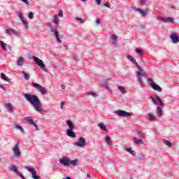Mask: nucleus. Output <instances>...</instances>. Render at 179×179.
I'll list each match as a JSON object with an SVG mask.
<instances>
[{
	"instance_id": "nucleus-12",
	"label": "nucleus",
	"mask_w": 179,
	"mask_h": 179,
	"mask_svg": "<svg viewBox=\"0 0 179 179\" xmlns=\"http://www.w3.org/2000/svg\"><path fill=\"white\" fill-rule=\"evenodd\" d=\"M115 114H116L119 117H131V115H132V113H128L123 110H118L115 112Z\"/></svg>"
},
{
	"instance_id": "nucleus-44",
	"label": "nucleus",
	"mask_w": 179,
	"mask_h": 179,
	"mask_svg": "<svg viewBox=\"0 0 179 179\" xmlns=\"http://www.w3.org/2000/svg\"><path fill=\"white\" fill-rule=\"evenodd\" d=\"M21 22H22V24H24L25 26V27H29V24L27 23V22H26L24 20H24H21Z\"/></svg>"
},
{
	"instance_id": "nucleus-29",
	"label": "nucleus",
	"mask_w": 179,
	"mask_h": 179,
	"mask_svg": "<svg viewBox=\"0 0 179 179\" xmlns=\"http://www.w3.org/2000/svg\"><path fill=\"white\" fill-rule=\"evenodd\" d=\"M99 127L101 129H103V131H107V128L106 127V124H104V123H99Z\"/></svg>"
},
{
	"instance_id": "nucleus-48",
	"label": "nucleus",
	"mask_w": 179,
	"mask_h": 179,
	"mask_svg": "<svg viewBox=\"0 0 179 179\" xmlns=\"http://www.w3.org/2000/svg\"><path fill=\"white\" fill-rule=\"evenodd\" d=\"M104 87L106 89V90L108 92H111V89H110V87H108L107 85H105Z\"/></svg>"
},
{
	"instance_id": "nucleus-5",
	"label": "nucleus",
	"mask_w": 179,
	"mask_h": 179,
	"mask_svg": "<svg viewBox=\"0 0 179 179\" xmlns=\"http://www.w3.org/2000/svg\"><path fill=\"white\" fill-rule=\"evenodd\" d=\"M20 142L17 141L13 148V153L14 157L19 159L22 156V152L20 151Z\"/></svg>"
},
{
	"instance_id": "nucleus-11",
	"label": "nucleus",
	"mask_w": 179,
	"mask_h": 179,
	"mask_svg": "<svg viewBox=\"0 0 179 179\" xmlns=\"http://www.w3.org/2000/svg\"><path fill=\"white\" fill-rule=\"evenodd\" d=\"M138 135L139 136V138L134 137V143L135 145H139V143L143 144V141H142V138H145V134L141 133V131H138Z\"/></svg>"
},
{
	"instance_id": "nucleus-22",
	"label": "nucleus",
	"mask_w": 179,
	"mask_h": 179,
	"mask_svg": "<svg viewBox=\"0 0 179 179\" xmlns=\"http://www.w3.org/2000/svg\"><path fill=\"white\" fill-rule=\"evenodd\" d=\"M24 64V60L22 57H19L18 60L17 61V64L18 66H22Z\"/></svg>"
},
{
	"instance_id": "nucleus-59",
	"label": "nucleus",
	"mask_w": 179,
	"mask_h": 179,
	"mask_svg": "<svg viewBox=\"0 0 179 179\" xmlns=\"http://www.w3.org/2000/svg\"><path fill=\"white\" fill-rule=\"evenodd\" d=\"M83 2H86V0H81Z\"/></svg>"
},
{
	"instance_id": "nucleus-35",
	"label": "nucleus",
	"mask_w": 179,
	"mask_h": 179,
	"mask_svg": "<svg viewBox=\"0 0 179 179\" xmlns=\"http://www.w3.org/2000/svg\"><path fill=\"white\" fill-rule=\"evenodd\" d=\"M56 16H57V17H64V11H62V10H59L58 15H56Z\"/></svg>"
},
{
	"instance_id": "nucleus-41",
	"label": "nucleus",
	"mask_w": 179,
	"mask_h": 179,
	"mask_svg": "<svg viewBox=\"0 0 179 179\" xmlns=\"http://www.w3.org/2000/svg\"><path fill=\"white\" fill-rule=\"evenodd\" d=\"M87 94H89L90 96H92L93 97H97V94L93 92H88Z\"/></svg>"
},
{
	"instance_id": "nucleus-6",
	"label": "nucleus",
	"mask_w": 179,
	"mask_h": 179,
	"mask_svg": "<svg viewBox=\"0 0 179 179\" xmlns=\"http://www.w3.org/2000/svg\"><path fill=\"white\" fill-rule=\"evenodd\" d=\"M34 61H35L36 65L41 68V69L43 70L44 72H47V68H45V64L43 62V60L40 59L38 57L34 56L32 57Z\"/></svg>"
},
{
	"instance_id": "nucleus-17",
	"label": "nucleus",
	"mask_w": 179,
	"mask_h": 179,
	"mask_svg": "<svg viewBox=\"0 0 179 179\" xmlns=\"http://www.w3.org/2000/svg\"><path fill=\"white\" fill-rule=\"evenodd\" d=\"M134 10H136V12H138V13H141V16H143V17H145V16H148V13H149V11L147 10H143L141 8H134Z\"/></svg>"
},
{
	"instance_id": "nucleus-18",
	"label": "nucleus",
	"mask_w": 179,
	"mask_h": 179,
	"mask_svg": "<svg viewBox=\"0 0 179 179\" xmlns=\"http://www.w3.org/2000/svg\"><path fill=\"white\" fill-rule=\"evenodd\" d=\"M151 87H152V89H153V90H155V92H159V93H162V92L163 90L162 89V87H160L159 85H157L156 83L152 84Z\"/></svg>"
},
{
	"instance_id": "nucleus-34",
	"label": "nucleus",
	"mask_w": 179,
	"mask_h": 179,
	"mask_svg": "<svg viewBox=\"0 0 179 179\" xmlns=\"http://www.w3.org/2000/svg\"><path fill=\"white\" fill-rule=\"evenodd\" d=\"M54 23L55 24H59V20H58V15L54 16Z\"/></svg>"
},
{
	"instance_id": "nucleus-36",
	"label": "nucleus",
	"mask_w": 179,
	"mask_h": 179,
	"mask_svg": "<svg viewBox=\"0 0 179 179\" xmlns=\"http://www.w3.org/2000/svg\"><path fill=\"white\" fill-rule=\"evenodd\" d=\"M136 52L140 55V57H142L143 55V51L141 49H136Z\"/></svg>"
},
{
	"instance_id": "nucleus-21",
	"label": "nucleus",
	"mask_w": 179,
	"mask_h": 179,
	"mask_svg": "<svg viewBox=\"0 0 179 179\" xmlns=\"http://www.w3.org/2000/svg\"><path fill=\"white\" fill-rule=\"evenodd\" d=\"M24 120L27 122H29V124H30L31 125H32V124H34V119H33V117L30 116L26 117Z\"/></svg>"
},
{
	"instance_id": "nucleus-42",
	"label": "nucleus",
	"mask_w": 179,
	"mask_h": 179,
	"mask_svg": "<svg viewBox=\"0 0 179 179\" xmlns=\"http://www.w3.org/2000/svg\"><path fill=\"white\" fill-rule=\"evenodd\" d=\"M17 13L20 20H23L24 19V17H23V13H22V12H18Z\"/></svg>"
},
{
	"instance_id": "nucleus-62",
	"label": "nucleus",
	"mask_w": 179,
	"mask_h": 179,
	"mask_svg": "<svg viewBox=\"0 0 179 179\" xmlns=\"http://www.w3.org/2000/svg\"><path fill=\"white\" fill-rule=\"evenodd\" d=\"M0 113H1V109H0Z\"/></svg>"
},
{
	"instance_id": "nucleus-61",
	"label": "nucleus",
	"mask_w": 179,
	"mask_h": 179,
	"mask_svg": "<svg viewBox=\"0 0 179 179\" xmlns=\"http://www.w3.org/2000/svg\"><path fill=\"white\" fill-rule=\"evenodd\" d=\"M8 48H10V46H8Z\"/></svg>"
},
{
	"instance_id": "nucleus-52",
	"label": "nucleus",
	"mask_w": 179,
	"mask_h": 179,
	"mask_svg": "<svg viewBox=\"0 0 179 179\" xmlns=\"http://www.w3.org/2000/svg\"><path fill=\"white\" fill-rule=\"evenodd\" d=\"M97 5H100L101 3V0H95Z\"/></svg>"
},
{
	"instance_id": "nucleus-3",
	"label": "nucleus",
	"mask_w": 179,
	"mask_h": 179,
	"mask_svg": "<svg viewBox=\"0 0 179 179\" xmlns=\"http://www.w3.org/2000/svg\"><path fill=\"white\" fill-rule=\"evenodd\" d=\"M151 100L152 103L155 104V106H158V107H157V110L158 117L160 118V117L163 115V112L161 108V107H163V102L162 101V99H160V97H159L158 96L155 97L151 96ZM159 106H161V107Z\"/></svg>"
},
{
	"instance_id": "nucleus-16",
	"label": "nucleus",
	"mask_w": 179,
	"mask_h": 179,
	"mask_svg": "<svg viewBox=\"0 0 179 179\" xmlns=\"http://www.w3.org/2000/svg\"><path fill=\"white\" fill-rule=\"evenodd\" d=\"M159 19L162 20V22H164V23H173L174 22V18L171 17H159Z\"/></svg>"
},
{
	"instance_id": "nucleus-25",
	"label": "nucleus",
	"mask_w": 179,
	"mask_h": 179,
	"mask_svg": "<svg viewBox=\"0 0 179 179\" xmlns=\"http://www.w3.org/2000/svg\"><path fill=\"white\" fill-rule=\"evenodd\" d=\"M22 74L24 75L25 80H29V79H30V74H29V73H26V71H22Z\"/></svg>"
},
{
	"instance_id": "nucleus-10",
	"label": "nucleus",
	"mask_w": 179,
	"mask_h": 179,
	"mask_svg": "<svg viewBox=\"0 0 179 179\" xmlns=\"http://www.w3.org/2000/svg\"><path fill=\"white\" fill-rule=\"evenodd\" d=\"M49 27L50 29V31L52 33L55 34V36L56 37V40L57 41L58 43H62L61 39L59 38V34L58 32V28L57 27H54L52 26H51V24L49 25Z\"/></svg>"
},
{
	"instance_id": "nucleus-9",
	"label": "nucleus",
	"mask_w": 179,
	"mask_h": 179,
	"mask_svg": "<svg viewBox=\"0 0 179 179\" xmlns=\"http://www.w3.org/2000/svg\"><path fill=\"white\" fill-rule=\"evenodd\" d=\"M73 145L78 148H85V146H86V139L83 137H80L78 138V142H75Z\"/></svg>"
},
{
	"instance_id": "nucleus-31",
	"label": "nucleus",
	"mask_w": 179,
	"mask_h": 179,
	"mask_svg": "<svg viewBox=\"0 0 179 179\" xmlns=\"http://www.w3.org/2000/svg\"><path fill=\"white\" fill-rule=\"evenodd\" d=\"M147 83H148V85H150V86H151V87H152V85H155V83H153V79L150 78H147Z\"/></svg>"
},
{
	"instance_id": "nucleus-24",
	"label": "nucleus",
	"mask_w": 179,
	"mask_h": 179,
	"mask_svg": "<svg viewBox=\"0 0 179 179\" xmlns=\"http://www.w3.org/2000/svg\"><path fill=\"white\" fill-rule=\"evenodd\" d=\"M1 78L3 79V80H5V82H10V79L9 78L6 77V75L5 73H1Z\"/></svg>"
},
{
	"instance_id": "nucleus-50",
	"label": "nucleus",
	"mask_w": 179,
	"mask_h": 179,
	"mask_svg": "<svg viewBox=\"0 0 179 179\" xmlns=\"http://www.w3.org/2000/svg\"><path fill=\"white\" fill-rule=\"evenodd\" d=\"M22 2H24V3H25L26 5H29V1L28 0H21Z\"/></svg>"
},
{
	"instance_id": "nucleus-23",
	"label": "nucleus",
	"mask_w": 179,
	"mask_h": 179,
	"mask_svg": "<svg viewBox=\"0 0 179 179\" xmlns=\"http://www.w3.org/2000/svg\"><path fill=\"white\" fill-rule=\"evenodd\" d=\"M124 150L128 152V153H130L132 156H135V151L132 150V148L124 147Z\"/></svg>"
},
{
	"instance_id": "nucleus-37",
	"label": "nucleus",
	"mask_w": 179,
	"mask_h": 179,
	"mask_svg": "<svg viewBox=\"0 0 179 179\" xmlns=\"http://www.w3.org/2000/svg\"><path fill=\"white\" fill-rule=\"evenodd\" d=\"M76 20H77V22H79V23H80L81 24H83V23H85V20H83V18L76 17Z\"/></svg>"
},
{
	"instance_id": "nucleus-40",
	"label": "nucleus",
	"mask_w": 179,
	"mask_h": 179,
	"mask_svg": "<svg viewBox=\"0 0 179 179\" xmlns=\"http://www.w3.org/2000/svg\"><path fill=\"white\" fill-rule=\"evenodd\" d=\"M70 164H72V166H76V164H78V159L70 161Z\"/></svg>"
},
{
	"instance_id": "nucleus-49",
	"label": "nucleus",
	"mask_w": 179,
	"mask_h": 179,
	"mask_svg": "<svg viewBox=\"0 0 179 179\" xmlns=\"http://www.w3.org/2000/svg\"><path fill=\"white\" fill-rule=\"evenodd\" d=\"M141 5H145L146 3V0H140Z\"/></svg>"
},
{
	"instance_id": "nucleus-54",
	"label": "nucleus",
	"mask_w": 179,
	"mask_h": 179,
	"mask_svg": "<svg viewBox=\"0 0 179 179\" xmlns=\"http://www.w3.org/2000/svg\"><path fill=\"white\" fill-rule=\"evenodd\" d=\"M105 6H106V8H110V3L107 1L106 3L105 4Z\"/></svg>"
},
{
	"instance_id": "nucleus-30",
	"label": "nucleus",
	"mask_w": 179,
	"mask_h": 179,
	"mask_svg": "<svg viewBox=\"0 0 179 179\" xmlns=\"http://www.w3.org/2000/svg\"><path fill=\"white\" fill-rule=\"evenodd\" d=\"M15 128H16L17 129H20V131H21L22 134H24V129L22 128L20 125L15 124Z\"/></svg>"
},
{
	"instance_id": "nucleus-7",
	"label": "nucleus",
	"mask_w": 179,
	"mask_h": 179,
	"mask_svg": "<svg viewBox=\"0 0 179 179\" xmlns=\"http://www.w3.org/2000/svg\"><path fill=\"white\" fill-rule=\"evenodd\" d=\"M31 85L34 87H35V89L39 91V92L41 93V94H47V90L43 87L41 85H40V84L37 83H32Z\"/></svg>"
},
{
	"instance_id": "nucleus-45",
	"label": "nucleus",
	"mask_w": 179,
	"mask_h": 179,
	"mask_svg": "<svg viewBox=\"0 0 179 179\" xmlns=\"http://www.w3.org/2000/svg\"><path fill=\"white\" fill-rule=\"evenodd\" d=\"M112 43H113V45L114 48H117V41H113Z\"/></svg>"
},
{
	"instance_id": "nucleus-43",
	"label": "nucleus",
	"mask_w": 179,
	"mask_h": 179,
	"mask_svg": "<svg viewBox=\"0 0 179 179\" xmlns=\"http://www.w3.org/2000/svg\"><path fill=\"white\" fill-rule=\"evenodd\" d=\"M110 38L111 40H113V41H117V38H118V37L117 36V35H111L110 36Z\"/></svg>"
},
{
	"instance_id": "nucleus-2",
	"label": "nucleus",
	"mask_w": 179,
	"mask_h": 179,
	"mask_svg": "<svg viewBox=\"0 0 179 179\" xmlns=\"http://www.w3.org/2000/svg\"><path fill=\"white\" fill-rule=\"evenodd\" d=\"M127 59L136 65V68L138 69V71H136L137 80L141 87H143V86H145V83H143V76H145V73L143 72V70L141 68V66L138 65V62L132 56L127 55Z\"/></svg>"
},
{
	"instance_id": "nucleus-38",
	"label": "nucleus",
	"mask_w": 179,
	"mask_h": 179,
	"mask_svg": "<svg viewBox=\"0 0 179 179\" xmlns=\"http://www.w3.org/2000/svg\"><path fill=\"white\" fill-rule=\"evenodd\" d=\"M149 120H150V121H153V120H156V116H155L154 114L150 113V114L149 115Z\"/></svg>"
},
{
	"instance_id": "nucleus-57",
	"label": "nucleus",
	"mask_w": 179,
	"mask_h": 179,
	"mask_svg": "<svg viewBox=\"0 0 179 179\" xmlns=\"http://www.w3.org/2000/svg\"><path fill=\"white\" fill-rule=\"evenodd\" d=\"M63 179H72V178H71L70 176H67L66 178H64Z\"/></svg>"
},
{
	"instance_id": "nucleus-1",
	"label": "nucleus",
	"mask_w": 179,
	"mask_h": 179,
	"mask_svg": "<svg viewBox=\"0 0 179 179\" xmlns=\"http://www.w3.org/2000/svg\"><path fill=\"white\" fill-rule=\"evenodd\" d=\"M24 97L26 98V100L31 104V106L35 108L36 111L43 114V113H47V111L41 108V104L40 103V98L34 94H24Z\"/></svg>"
},
{
	"instance_id": "nucleus-47",
	"label": "nucleus",
	"mask_w": 179,
	"mask_h": 179,
	"mask_svg": "<svg viewBox=\"0 0 179 179\" xmlns=\"http://www.w3.org/2000/svg\"><path fill=\"white\" fill-rule=\"evenodd\" d=\"M95 22L96 24H100L101 23V22L100 21V18H96Z\"/></svg>"
},
{
	"instance_id": "nucleus-4",
	"label": "nucleus",
	"mask_w": 179,
	"mask_h": 179,
	"mask_svg": "<svg viewBox=\"0 0 179 179\" xmlns=\"http://www.w3.org/2000/svg\"><path fill=\"white\" fill-rule=\"evenodd\" d=\"M66 124L69 127V129L66 130L67 136H69L70 138H76V134H75V131H73L75 126L73 125V123H72V121L69 120H67Z\"/></svg>"
},
{
	"instance_id": "nucleus-32",
	"label": "nucleus",
	"mask_w": 179,
	"mask_h": 179,
	"mask_svg": "<svg viewBox=\"0 0 179 179\" xmlns=\"http://www.w3.org/2000/svg\"><path fill=\"white\" fill-rule=\"evenodd\" d=\"M0 45L3 48V51H6V46H5V43L2 41H0Z\"/></svg>"
},
{
	"instance_id": "nucleus-14",
	"label": "nucleus",
	"mask_w": 179,
	"mask_h": 179,
	"mask_svg": "<svg viewBox=\"0 0 179 179\" xmlns=\"http://www.w3.org/2000/svg\"><path fill=\"white\" fill-rule=\"evenodd\" d=\"M5 33L8 34V36H19V31L12 29H6Z\"/></svg>"
},
{
	"instance_id": "nucleus-15",
	"label": "nucleus",
	"mask_w": 179,
	"mask_h": 179,
	"mask_svg": "<svg viewBox=\"0 0 179 179\" xmlns=\"http://www.w3.org/2000/svg\"><path fill=\"white\" fill-rule=\"evenodd\" d=\"M171 40L173 44H176V43H179V36L176 33H172L170 36Z\"/></svg>"
},
{
	"instance_id": "nucleus-58",
	"label": "nucleus",
	"mask_w": 179,
	"mask_h": 179,
	"mask_svg": "<svg viewBox=\"0 0 179 179\" xmlns=\"http://www.w3.org/2000/svg\"><path fill=\"white\" fill-rule=\"evenodd\" d=\"M87 178H91L90 174L87 173Z\"/></svg>"
},
{
	"instance_id": "nucleus-56",
	"label": "nucleus",
	"mask_w": 179,
	"mask_h": 179,
	"mask_svg": "<svg viewBox=\"0 0 179 179\" xmlns=\"http://www.w3.org/2000/svg\"><path fill=\"white\" fill-rule=\"evenodd\" d=\"M64 104H65V103H64V101L61 102V108H64Z\"/></svg>"
},
{
	"instance_id": "nucleus-26",
	"label": "nucleus",
	"mask_w": 179,
	"mask_h": 179,
	"mask_svg": "<svg viewBox=\"0 0 179 179\" xmlns=\"http://www.w3.org/2000/svg\"><path fill=\"white\" fill-rule=\"evenodd\" d=\"M117 89L122 94H125V93H127V91L125 90V87L118 86Z\"/></svg>"
},
{
	"instance_id": "nucleus-19",
	"label": "nucleus",
	"mask_w": 179,
	"mask_h": 179,
	"mask_svg": "<svg viewBox=\"0 0 179 179\" xmlns=\"http://www.w3.org/2000/svg\"><path fill=\"white\" fill-rule=\"evenodd\" d=\"M6 108L9 111L10 113H13V106H12V103H7L5 104Z\"/></svg>"
},
{
	"instance_id": "nucleus-51",
	"label": "nucleus",
	"mask_w": 179,
	"mask_h": 179,
	"mask_svg": "<svg viewBox=\"0 0 179 179\" xmlns=\"http://www.w3.org/2000/svg\"><path fill=\"white\" fill-rule=\"evenodd\" d=\"M0 89H2L4 90V92H6V87H3V85H0Z\"/></svg>"
},
{
	"instance_id": "nucleus-27",
	"label": "nucleus",
	"mask_w": 179,
	"mask_h": 179,
	"mask_svg": "<svg viewBox=\"0 0 179 179\" xmlns=\"http://www.w3.org/2000/svg\"><path fill=\"white\" fill-rule=\"evenodd\" d=\"M138 160H146V157L143 153L138 155Z\"/></svg>"
},
{
	"instance_id": "nucleus-20",
	"label": "nucleus",
	"mask_w": 179,
	"mask_h": 179,
	"mask_svg": "<svg viewBox=\"0 0 179 179\" xmlns=\"http://www.w3.org/2000/svg\"><path fill=\"white\" fill-rule=\"evenodd\" d=\"M10 170H11V171H14V173H15V174H17V176L20 175V173H21L19 171V169H17V168H16V166H15V165L10 166Z\"/></svg>"
},
{
	"instance_id": "nucleus-28",
	"label": "nucleus",
	"mask_w": 179,
	"mask_h": 179,
	"mask_svg": "<svg viewBox=\"0 0 179 179\" xmlns=\"http://www.w3.org/2000/svg\"><path fill=\"white\" fill-rule=\"evenodd\" d=\"M105 142L107 145H111V138H110L108 136H106L105 138Z\"/></svg>"
},
{
	"instance_id": "nucleus-8",
	"label": "nucleus",
	"mask_w": 179,
	"mask_h": 179,
	"mask_svg": "<svg viewBox=\"0 0 179 179\" xmlns=\"http://www.w3.org/2000/svg\"><path fill=\"white\" fill-rule=\"evenodd\" d=\"M26 170L31 173V178L33 179H40V176H37V171L34 168H31L30 166H25Z\"/></svg>"
},
{
	"instance_id": "nucleus-13",
	"label": "nucleus",
	"mask_w": 179,
	"mask_h": 179,
	"mask_svg": "<svg viewBox=\"0 0 179 179\" xmlns=\"http://www.w3.org/2000/svg\"><path fill=\"white\" fill-rule=\"evenodd\" d=\"M60 164L68 167L71 164V159L68 157H63L59 161Z\"/></svg>"
},
{
	"instance_id": "nucleus-53",
	"label": "nucleus",
	"mask_w": 179,
	"mask_h": 179,
	"mask_svg": "<svg viewBox=\"0 0 179 179\" xmlns=\"http://www.w3.org/2000/svg\"><path fill=\"white\" fill-rule=\"evenodd\" d=\"M18 176H20V177H21L22 179H26V178H24V176H23V174H22V173H20V175H18Z\"/></svg>"
},
{
	"instance_id": "nucleus-60",
	"label": "nucleus",
	"mask_w": 179,
	"mask_h": 179,
	"mask_svg": "<svg viewBox=\"0 0 179 179\" xmlns=\"http://www.w3.org/2000/svg\"><path fill=\"white\" fill-rule=\"evenodd\" d=\"M64 47H65V48H66H66H66V45H64Z\"/></svg>"
},
{
	"instance_id": "nucleus-46",
	"label": "nucleus",
	"mask_w": 179,
	"mask_h": 179,
	"mask_svg": "<svg viewBox=\"0 0 179 179\" xmlns=\"http://www.w3.org/2000/svg\"><path fill=\"white\" fill-rule=\"evenodd\" d=\"M32 125L34 127L36 131H38V127H37V124L34 122L32 123Z\"/></svg>"
},
{
	"instance_id": "nucleus-39",
	"label": "nucleus",
	"mask_w": 179,
	"mask_h": 179,
	"mask_svg": "<svg viewBox=\"0 0 179 179\" xmlns=\"http://www.w3.org/2000/svg\"><path fill=\"white\" fill-rule=\"evenodd\" d=\"M28 17L29 18V19H34V13H33V12H29V14H28Z\"/></svg>"
},
{
	"instance_id": "nucleus-55",
	"label": "nucleus",
	"mask_w": 179,
	"mask_h": 179,
	"mask_svg": "<svg viewBox=\"0 0 179 179\" xmlns=\"http://www.w3.org/2000/svg\"><path fill=\"white\" fill-rule=\"evenodd\" d=\"M65 85L64 84L61 85V88L62 89V90H65Z\"/></svg>"
},
{
	"instance_id": "nucleus-33",
	"label": "nucleus",
	"mask_w": 179,
	"mask_h": 179,
	"mask_svg": "<svg viewBox=\"0 0 179 179\" xmlns=\"http://www.w3.org/2000/svg\"><path fill=\"white\" fill-rule=\"evenodd\" d=\"M164 143H165V145H166V146H169V148H171V146H173V144L168 140H164Z\"/></svg>"
}]
</instances>
